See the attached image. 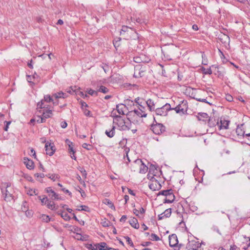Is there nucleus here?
I'll list each match as a JSON object with an SVG mask.
<instances>
[{
    "label": "nucleus",
    "mask_w": 250,
    "mask_h": 250,
    "mask_svg": "<svg viewBox=\"0 0 250 250\" xmlns=\"http://www.w3.org/2000/svg\"><path fill=\"white\" fill-rule=\"evenodd\" d=\"M46 206L48 209L52 210H56L58 208V207L56 206L54 202L49 199Z\"/></svg>",
    "instance_id": "15"
},
{
    "label": "nucleus",
    "mask_w": 250,
    "mask_h": 250,
    "mask_svg": "<svg viewBox=\"0 0 250 250\" xmlns=\"http://www.w3.org/2000/svg\"><path fill=\"white\" fill-rule=\"evenodd\" d=\"M129 152V148L128 147H125L124 149V159L125 162L126 163V164H127L128 162H129L130 161V160L128 157V153Z\"/></svg>",
    "instance_id": "21"
},
{
    "label": "nucleus",
    "mask_w": 250,
    "mask_h": 250,
    "mask_svg": "<svg viewBox=\"0 0 250 250\" xmlns=\"http://www.w3.org/2000/svg\"><path fill=\"white\" fill-rule=\"evenodd\" d=\"M202 59H203L202 64H204V65H207L208 61H207V59H205V55L204 53L202 54Z\"/></svg>",
    "instance_id": "53"
},
{
    "label": "nucleus",
    "mask_w": 250,
    "mask_h": 250,
    "mask_svg": "<svg viewBox=\"0 0 250 250\" xmlns=\"http://www.w3.org/2000/svg\"><path fill=\"white\" fill-rule=\"evenodd\" d=\"M97 91L106 94L108 92V89L104 86L101 85L99 88L97 89Z\"/></svg>",
    "instance_id": "28"
},
{
    "label": "nucleus",
    "mask_w": 250,
    "mask_h": 250,
    "mask_svg": "<svg viewBox=\"0 0 250 250\" xmlns=\"http://www.w3.org/2000/svg\"><path fill=\"white\" fill-rule=\"evenodd\" d=\"M40 219L44 222L47 223L50 221V218L48 215L45 214H42L40 216Z\"/></svg>",
    "instance_id": "30"
},
{
    "label": "nucleus",
    "mask_w": 250,
    "mask_h": 250,
    "mask_svg": "<svg viewBox=\"0 0 250 250\" xmlns=\"http://www.w3.org/2000/svg\"><path fill=\"white\" fill-rule=\"evenodd\" d=\"M113 124L117 125L119 129L121 130H126L129 129L128 123L125 122L123 118L120 115H116L114 117Z\"/></svg>",
    "instance_id": "2"
},
{
    "label": "nucleus",
    "mask_w": 250,
    "mask_h": 250,
    "mask_svg": "<svg viewBox=\"0 0 250 250\" xmlns=\"http://www.w3.org/2000/svg\"><path fill=\"white\" fill-rule=\"evenodd\" d=\"M142 68V66H141L140 64L136 65L134 67V73L133 76L135 77V74H138L139 70L140 69H141Z\"/></svg>",
    "instance_id": "41"
},
{
    "label": "nucleus",
    "mask_w": 250,
    "mask_h": 250,
    "mask_svg": "<svg viewBox=\"0 0 250 250\" xmlns=\"http://www.w3.org/2000/svg\"><path fill=\"white\" fill-rule=\"evenodd\" d=\"M130 225L135 229H138L139 228V224L136 218L133 217L129 221Z\"/></svg>",
    "instance_id": "18"
},
{
    "label": "nucleus",
    "mask_w": 250,
    "mask_h": 250,
    "mask_svg": "<svg viewBox=\"0 0 250 250\" xmlns=\"http://www.w3.org/2000/svg\"><path fill=\"white\" fill-rule=\"evenodd\" d=\"M134 164L140 167L139 172L140 173H145L148 170V167L141 159H137L134 161Z\"/></svg>",
    "instance_id": "8"
},
{
    "label": "nucleus",
    "mask_w": 250,
    "mask_h": 250,
    "mask_svg": "<svg viewBox=\"0 0 250 250\" xmlns=\"http://www.w3.org/2000/svg\"><path fill=\"white\" fill-rule=\"evenodd\" d=\"M67 95L65 93L62 91L55 93L53 95V97H54L56 99L58 98H65Z\"/></svg>",
    "instance_id": "23"
},
{
    "label": "nucleus",
    "mask_w": 250,
    "mask_h": 250,
    "mask_svg": "<svg viewBox=\"0 0 250 250\" xmlns=\"http://www.w3.org/2000/svg\"><path fill=\"white\" fill-rule=\"evenodd\" d=\"M35 176L37 177V180L40 182H42V178L45 177V175L43 173H35Z\"/></svg>",
    "instance_id": "34"
},
{
    "label": "nucleus",
    "mask_w": 250,
    "mask_h": 250,
    "mask_svg": "<svg viewBox=\"0 0 250 250\" xmlns=\"http://www.w3.org/2000/svg\"><path fill=\"white\" fill-rule=\"evenodd\" d=\"M86 92L88 93V94L91 95V96H97L98 95V91L92 90L91 89H89L86 91Z\"/></svg>",
    "instance_id": "43"
},
{
    "label": "nucleus",
    "mask_w": 250,
    "mask_h": 250,
    "mask_svg": "<svg viewBox=\"0 0 250 250\" xmlns=\"http://www.w3.org/2000/svg\"><path fill=\"white\" fill-rule=\"evenodd\" d=\"M81 208L78 209V210H84L85 211L89 212V208L85 205H82L80 206Z\"/></svg>",
    "instance_id": "47"
},
{
    "label": "nucleus",
    "mask_w": 250,
    "mask_h": 250,
    "mask_svg": "<svg viewBox=\"0 0 250 250\" xmlns=\"http://www.w3.org/2000/svg\"><path fill=\"white\" fill-rule=\"evenodd\" d=\"M163 215H165L166 217H169L171 213V209L168 208L165 210V211L163 212Z\"/></svg>",
    "instance_id": "40"
},
{
    "label": "nucleus",
    "mask_w": 250,
    "mask_h": 250,
    "mask_svg": "<svg viewBox=\"0 0 250 250\" xmlns=\"http://www.w3.org/2000/svg\"><path fill=\"white\" fill-rule=\"evenodd\" d=\"M150 239L152 241H159L160 240L159 237L155 234L152 233L150 235Z\"/></svg>",
    "instance_id": "44"
},
{
    "label": "nucleus",
    "mask_w": 250,
    "mask_h": 250,
    "mask_svg": "<svg viewBox=\"0 0 250 250\" xmlns=\"http://www.w3.org/2000/svg\"><path fill=\"white\" fill-rule=\"evenodd\" d=\"M229 250H240V249L237 246L233 245L230 246Z\"/></svg>",
    "instance_id": "55"
},
{
    "label": "nucleus",
    "mask_w": 250,
    "mask_h": 250,
    "mask_svg": "<svg viewBox=\"0 0 250 250\" xmlns=\"http://www.w3.org/2000/svg\"><path fill=\"white\" fill-rule=\"evenodd\" d=\"M128 28L129 27L127 26H123L121 31V34H122L123 32L125 33L127 31Z\"/></svg>",
    "instance_id": "54"
},
{
    "label": "nucleus",
    "mask_w": 250,
    "mask_h": 250,
    "mask_svg": "<svg viewBox=\"0 0 250 250\" xmlns=\"http://www.w3.org/2000/svg\"><path fill=\"white\" fill-rule=\"evenodd\" d=\"M171 110V106L169 104H166L160 108H157L155 110L156 115L165 116L167 115L168 111Z\"/></svg>",
    "instance_id": "4"
},
{
    "label": "nucleus",
    "mask_w": 250,
    "mask_h": 250,
    "mask_svg": "<svg viewBox=\"0 0 250 250\" xmlns=\"http://www.w3.org/2000/svg\"><path fill=\"white\" fill-rule=\"evenodd\" d=\"M144 55H141V56H137V57H135L134 58V61L136 62V63H141V62H143V61L142 59V57H144Z\"/></svg>",
    "instance_id": "37"
},
{
    "label": "nucleus",
    "mask_w": 250,
    "mask_h": 250,
    "mask_svg": "<svg viewBox=\"0 0 250 250\" xmlns=\"http://www.w3.org/2000/svg\"><path fill=\"white\" fill-rule=\"evenodd\" d=\"M145 71V67L142 66V68L139 70L138 74H135V78L142 77L144 75V73Z\"/></svg>",
    "instance_id": "33"
},
{
    "label": "nucleus",
    "mask_w": 250,
    "mask_h": 250,
    "mask_svg": "<svg viewBox=\"0 0 250 250\" xmlns=\"http://www.w3.org/2000/svg\"><path fill=\"white\" fill-rule=\"evenodd\" d=\"M46 176L48 177L49 179H51L53 181H55L59 178V175L55 174H48L46 175Z\"/></svg>",
    "instance_id": "31"
},
{
    "label": "nucleus",
    "mask_w": 250,
    "mask_h": 250,
    "mask_svg": "<svg viewBox=\"0 0 250 250\" xmlns=\"http://www.w3.org/2000/svg\"><path fill=\"white\" fill-rule=\"evenodd\" d=\"M178 244V238L175 234H172L169 236V244L171 247H175Z\"/></svg>",
    "instance_id": "11"
},
{
    "label": "nucleus",
    "mask_w": 250,
    "mask_h": 250,
    "mask_svg": "<svg viewBox=\"0 0 250 250\" xmlns=\"http://www.w3.org/2000/svg\"><path fill=\"white\" fill-rule=\"evenodd\" d=\"M152 131L156 134H160L165 131V127L162 124L156 123L151 126Z\"/></svg>",
    "instance_id": "6"
},
{
    "label": "nucleus",
    "mask_w": 250,
    "mask_h": 250,
    "mask_svg": "<svg viewBox=\"0 0 250 250\" xmlns=\"http://www.w3.org/2000/svg\"><path fill=\"white\" fill-rule=\"evenodd\" d=\"M208 118V116L206 113H201L199 114L198 118L199 120H203V121H206Z\"/></svg>",
    "instance_id": "24"
},
{
    "label": "nucleus",
    "mask_w": 250,
    "mask_h": 250,
    "mask_svg": "<svg viewBox=\"0 0 250 250\" xmlns=\"http://www.w3.org/2000/svg\"><path fill=\"white\" fill-rule=\"evenodd\" d=\"M61 127L63 128L66 127L67 124L65 122H62L61 124Z\"/></svg>",
    "instance_id": "61"
},
{
    "label": "nucleus",
    "mask_w": 250,
    "mask_h": 250,
    "mask_svg": "<svg viewBox=\"0 0 250 250\" xmlns=\"http://www.w3.org/2000/svg\"><path fill=\"white\" fill-rule=\"evenodd\" d=\"M106 244L104 242H102L97 244V249L99 250H106L107 249Z\"/></svg>",
    "instance_id": "26"
},
{
    "label": "nucleus",
    "mask_w": 250,
    "mask_h": 250,
    "mask_svg": "<svg viewBox=\"0 0 250 250\" xmlns=\"http://www.w3.org/2000/svg\"><path fill=\"white\" fill-rule=\"evenodd\" d=\"M104 204L109 206L112 209H115V206H114L112 202L108 199H105L103 202Z\"/></svg>",
    "instance_id": "27"
},
{
    "label": "nucleus",
    "mask_w": 250,
    "mask_h": 250,
    "mask_svg": "<svg viewBox=\"0 0 250 250\" xmlns=\"http://www.w3.org/2000/svg\"><path fill=\"white\" fill-rule=\"evenodd\" d=\"M188 109V102L186 100H183L175 107L171 108V110H174L177 113L180 115H183L186 114Z\"/></svg>",
    "instance_id": "3"
},
{
    "label": "nucleus",
    "mask_w": 250,
    "mask_h": 250,
    "mask_svg": "<svg viewBox=\"0 0 250 250\" xmlns=\"http://www.w3.org/2000/svg\"><path fill=\"white\" fill-rule=\"evenodd\" d=\"M199 244L194 241H189L187 244L186 248L188 250H197Z\"/></svg>",
    "instance_id": "13"
},
{
    "label": "nucleus",
    "mask_w": 250,
    "mask_h": 250,
    "mask_svg": "<svg viewBox=\"0 0 250 250\" xmlns=\"http://www.w3.org/2000/svg\"><path fill=\"white\" fill-rule=\"evenodd\" d=\"M35 118H36V121L38 123H42L45 122L44 119L42 118V117L40 116H37Z\"/></svg>",
    "instance_id": "49"
},
{
    "label": "nucleus",
    "mask_w": 250,
    "mask_h": 250,
    "mask_svg": "<svg viewBox=\"0 0 250 250\" xmlns=\"http://www.w3.org/2000/svg\"><path fill=\"white\" fill-rule=\"evenodd\" d=\"M127 108L126 105L123 104H120L116 105V109L118 113L120 115H125V111Z\"/></svg>",
    "instance_id": "14"
},
{
    "label": "nucleus",
    "mask_w": 250,
    "mask_h": 250,
    "mask_svg": "<svg viewBox=\"0 0 250 250\" xmlns=\"http://www.w3.org/2000/svg\"><path fill=\"white\" fill-rule=\"evenodd\" d=\"M162 53H163L165 58L168 60H171L172 58H171V55L170 54H168L167 50H162Z\"/></svg>",
    "instance_id": "42"
},
{
    "label": "nucleus",
    "mask_w": 250,
    "mask_h": 250,
    "mask_svg": "<svg viewBox=\"0 0 250 250\" xmlns=\"http://www.w3.org/2000/svg\"><path fill=\"white\" fill-rule=\"evenodd\" d=\"M127 218V216L126 215H123L120 219V221L121 222H125L126 221Z\"/></svg>",
    "instance_id": "60"
},
{
    "label": "nucleus",
    "mask_w": 250,
    "mask_h": 250,
    "mask_svg": "<svg viewBox=\"0 0 250 250\" xmlns=\"http://www.w3.org/2000/svg\"><path fill=\"white\" fill-rule=\"evenodd\" d=\"M83 112L84 114L86 116H88V117H92V115L91 114V112L89 110L87 109L86 108L83 109Z\"/></svg>",
    "instance_id": "50"
},
{
    "label": "nucleus",
    "mask_w": 250,
    "mask_h": 250,
    "mask_svg": "<svg viewBox=\"0 0 250 250\" xmlns=\"http://www.w3.org/2000/svg\"><path fill=\"white\" fill-rule=\"evenodd\" d=\"M243 249L245 250H250V242L247 245V247H244Z\"/></svg>",
    "instance_id": "64"
},
{
    "label": "nucleus",
    "mask_w": 250,
    "mask_h": 250,
    "mask_svg": "<svg viewBox=\"0 0 250 250\" xmlns=\"http://www.w3.org/2000/svg\"><path fill=\"white\" fill-rule=\"evenodd\" d=\"M203 73L205 74L210 75L212 73V70L210 68H208L207 69L205 68H203Z\"/></svg>",
    "instance_id": "46"
},
{
    "label": "nucleus",
    "mask_w": 250,
    "mask_h": 250,
    "mask_svg": "<svg viewBox=\"0 0 250 250\" xmlns=\"http://www.w3.org/2000/svg\"><path fill=\"white\" fill-rule=\"evenodd\" d=\"M46 192L49 194V197L52 200H61L60 195L56 193L51 187H48L45 189Z\"/></svg>",
    "instance_id": "7"
},
{
    "label": "nucleus",
    "mask_w": 250,
    "mask_h": 250,
    "mask_svg": "<svg viewBox=\"0 0 250 250\" xmlns=\"http://www.w3.org/2000/svg\"><path fill=\"white\" fill-rule=\"evenodd\" d=\"M62 191H63L64 192H65V193H68V195L70 196H71V192H70L68 189H66L65 188H62Z\"/></svg>",
    "instance_id": "58"
},
{
    "label": "nucleus",
    "mask_w": 250,
    "mask_h": 250,
    "mask_svg": "<svg viewBox=\"0 0 250 250\" xmlns=\"http://www.w3.org/2000/svg\"><path fill=\"white\" fill-rule=\"evenodd\" d=\"M229 122L227 120H221L220 125H218L220 129H227L228 128Z\"/></svg>",
    "instance_id": "19"
},
{
    "label": "nucleus",
    "mask_w": 250,
    "mask_h": 250,
    "mask_svg": "<svg viewBox=\"0 0 250 250\" xmlns=\"http://www.w3.org/2000/svg\"><path fill=\"white\" fill-rule=\"evenodd\" d=\"M24 164L28 169H32L34 167V163L32 160L24 159Z\"/></svg>",
    "instance_id": "20"
},
{
    "label": "nucleus",
    "mask_w": 250,
    "mask_h": 250,
    "mask_svg": "<svg viewBox=\"0 0 250 250\" xmlns=\"http://www.w3.org/2000/svg\"><path fill=\"white\" fill-rule=\"evenodd\" d=\"M58 214L61 215L62 217L66 221L69 220L70 219V217L66 212H62V213L58 212Z\"/></svg>",
    "instance_id": "36"
},
{
    "label": "nucleus",
    "mask_w": 250,
    "mask_h": 250,
    "mask_svg": "<svg viewBox=\"0 0 250 250\" xmlns=\"http://www.w3.org/2000/svg\"><path fill=\"white\" fill-rule=\"evenodd\" d=\"M85 247L89 250H97V244L93 245L92 244H87Z\"/></svg>",
    "instance_id": "32"
},
{
    "label": "nucleus",
    "mask_w": 250,
    "mask_h": 250,
    "mask_svg": "<svg viewBox=\"0 0 250 250\" xmlns=\"http://www.w3.org/2000/svg\"><path fill=\"white\" fill-rule=\"evenodd\" d=\"M172 189H167V190H164L160 191L159 194L163 195L166 196V197L170 194V192H171Z\"/></svg>",
    "instance_id": "38"
},
{
    "label": "nucleus",
    "mask_w": 250,
    "mask_h": 250,
    "mask_svg": "<svg viewBox=\"0 0 250 250\" xmlns=\"http://www.w3.org/2000/svg\"><path fill=\"white\" fill-rule=\"evenodd\" d=\"M29 154L31 156H33L35 158L36 157V152H35V150L33 148H31L30 152Z\"/></svg>",
    "instance_id": "56"
},
{
    "label": "nucleus",
    "mask_w": 250,
    "mask_h": 250,
    "mask_svg": "<svg viewBox=\"0 0 250 250\" xmlns=\"http://www.w3.org/2000/svg\"><path fill=\"white\" fill-rule=\"evenodd\" d=\"M83 147L87 150H91L93 148V146L89 143H84L83 144Z\"/></svg>",
    "instance_id": "39"
},
{
    "label": "nucleus",
    "mask_w": 250,
    "mask_h": 250,
    "mask_svg": "<svg viewBox=\"0 0 250 250\" xmlns=\"http://www.w3.org/2000/svg\"><path fill=\"white\" fill-rule=\"evenodd\" d=\"M150 244H151L150 242H145L142 244V245L144 247H146L148 246Z\"/></svg>",
    "instance_id": "62"
},
{
    "label": "nucleus",
    "mask_w": 250,
    "mask_h": 250,
    "mask_svg": "<svg viewBox=\"0 0 250 250\" xmlns=\"http://www.w3.org/2000/svg\"><path fill=\"white\" fill-rule=\"evenodd\" d=\"M155 170H156V168L155 166L151 165L149 167V173H152V174H153L154 175H155V174H154Z\"/></svg>",
    "instance_id": "52"
},
{
    "label": "nucleus",
    "mask_w": 250,
    "mask_h": 250,
    "mask_svg": "<svg viewBox=\"0 0 250 250\" xmlns=\"http://www.w3.org/2000/svg\"><path fill=\"white\" fill-rule=\"evenodd\" d=\"M81 106H82V108L83 109V110L84 109H86L87 107H88V105L87 104L83 102H82L81 103Z\"/></svg>",
    "instance_id": "57"
},
{
    "label": "nucleus",
    "mask_w": 250,
    "mask_h": 250,
    "mask_svg": "<svg viewBox=\"0 0 250 250\" xmlns=\"http://www.w3.org/2000/svg\"><path fill=\"white\" fill-rule=\"evenodd\" d=\"M44 101L49 103L53 101L52 98L51 97V96L49 95H45L44 97Z\"/></svg>",
    "instance_id": "48"
},
{
    "label": "nucleus",
    "mask_w": 250,
    "mask_h": 250,
    "mask_svg": "<svg viewBox=\"0 0 250 250\" xmlns=\"http://www.w3.org/2000/svg\"><path fill=\"white\" fill-rule=\"evenodd\" d=\"M236 133L238 136L244 137L245 136L244 131H243L240 127H237L236 128Z\"/></svg>",
    "instance_id": "35"
},
{
    "label": "nucleus",
    "mask_w": 250,
    "mask_h": 250,
    "mask_svg": "<svg viewBox=\"0 0 250 250\" xmlns=\"http://www.w3.org/2000/svg\"><path fill=\"white\" fill-rule=\"evenodd\" d=\"M150 180L151 182L149 184V188L150 189L155 191L160 188L161 185L158 181L156 180L153 177H152Z\"/></svg>",
    "instance_id": "9"
},
{
    "label": "nucleus",
    "mask_w": 250,
    "mask_h": 250,
    "mask_svg": "<svg viewBox=\"0 0 250 250\" xmlns=\"http://www.w3.org/2000/svg\"><path fill=\"white\" fill-rule=\"evenodd\" d=\"M125 238L126 239L128 244L133 247L134 245L131 239L128 236H125Z\"/></svg>",
    "instance_id": "51"
},
{
    "label": "nucleus",
    "mask_w": 250,
    "mask_h": 250,
    "mask_svg": "<svg viewBox=\"0 0 250 250\" xmlns=\"http://www.w3.org/2000/svg\"><path fill=\"white\" fill-rule=\"evenodd\" d=\"M81 172L83 175V176H84L85 178H86V176L87 175L86 170L82 168L81 170Z\"/></svg>",
    "instance_id": "59"
},
{
    "label": "nucleus",
    "mask_w": 250,
    "mask_h": 250,
    "mask_svg": "<svg viewBox=\"0 0 250 250\" xmlns=\"http://www.w3.org/2000/svg\"><path fill=\"white\" fill-rule=\"evenodd\" d=\"M140 107L138 110H134V112L138 116L141 117H146L147 114L144 110L145 107L141 104H139Z\"/></svg>",
    "instance_id": "12"
},
{
    "label": "nucleus",
    "mask_w": 250,
    "mask_h": 250,
    "mask_svg": "<svg viewBox=\"0 0 250 250\" xmlns=\"http://www.w3.org/2000/svg\"><path fill=\"white\" fill-rule=\"evenodd\" d=\"M105 133L108 137H109L110 138L112 137L114 135V134H115V126H113L112 127V128L110 130H106L105 131Z\"/></svg>",
    "instance_id": "25"
},
{
    "label": "nucleus",
    "mask_w": 250,
    "mask_h": 250,
    "mask_svg": "<svg viewBox=\"0 0 250 250\" xmlns=\"http://www.w3.org/2000/svg\"><path fill=\"white\" fill-rule=\"evenodd\" d=\"M146 103L147 105V106L149 108L150 111L154 110L155 104L154 102L151 99H148L147 101H146Z\"/></svg>",
    "instance_id": "22"
},
{
    "label": "nucleus",
    "mask_w": 250,
    "mask_h": 250,
    "mask_svg": "<svg viewBox=\"0 0 250 250\" xmlns=\"http://www.w3.org/2000/svg\"><path fill=\"white\" fill-rule=\"evenodd\" d=\"M43 104V101L42 100L41 102L38 103L37 107L40 109L47 108V107H46V106L44 105Z\"/></svg>",
    "instance_id": "45"
},
{
    "label": "nucleus",
    "mask_w": 250,
    "mask_h": 250,
    "mask_svg": "<svg viewBox=\"0 0 250 250\" xmlns=\"http://www.w3.org/2000/svg\"><path fill=\"white\" fill-rule=\"evenodd\" d=\"M69 144H68V153L69 154L70 157L75 160H76V157L75 156V154L76 153V149L74 147V145L73 144L72 142H69Z\"/></svg>",
    "instance_id": "10"
},
{
    "label": "nucleus",
    "mask_w": 250,
    "mask_h": 250,
    "mask_svg": "<svg viewBox=\"0 0 250 250\" xmlns=\"http://www.w3.org/2000/svg\"><path fill=\"white\" fill-rule=\"evenodd\" d=\"M38 198L41 200L42 205H46V204L47 203V201L48 200V199L47 197L44 195L42 196H42H38Z\"/></svg>",
    "instance_id": "29"
},
{
    "label": "nucleus",
    "mask_w": 250,
    "mask_h": 250,
    "mask_svg": "<svg viewBox=\"0 0 250 250\" xmlns=\"http://www.w3.org/2000/svg\"><path fill=\"white\" fill-rule=\"evenodd\" d=\"M42 142L43 143L44 142ZM45 142L46 143L45 145V148L46 154L49 156L53 155L56 150L54 143L51 142Z\"/></svg>",
    "instance_id": "5"
},
{
    "label": "nucleus",
    "mask_w": 250,
    "mask_h": 250,
    "mask_svg": "<svg viewBox=\"0 0 250 250\" xmlns=\"http://www.w3.org/2000/svg\"><path fill=\"white\" fill-rule=\"evenodd\" d=\"M79 95L83 97V98H85L88 97L86 94H84L83 92H80Z\"/></svg>",
    "instance_id": "63"
},
{
    "label": "nucleus",
    "mask_w": 250,
    "mask_h": 250,
    "mask_svg": "<svg viewBox=\"0 0 250 250\" xmlns=\"http://www.w3.org/2000/svg\"><path fill=\"white\" fill-rule=\"evenodd\" d=\"M52 111L51 110H43L42 112V118L45 122L46 119L51 117Z\"/></svg>",
    "instance_id": "16"
},
{
    "label": "nucleus",
    "mask_w": 250,
    "mask_h": 250,
    "mask_svg": "<svg viewBox=\"0 0 250 250\" xmlns=\"http://www.w3.org/2000/svg\"><path fill=\"white\" fill-rule=\"evenodd\" d=\"M175 200V196L173 193L172 190H171V192H170V194L167 195L165 199V203H171Z\"/></svg>",
    "instance_id": "17"
},
{
    "label": "nucleus",
    "mask_w": 250,
    "mask_h": 250,
    "mask_svg": "<svg viewBox=\"0 0 250 250\" xmlns=\"http://www.w3.org/2000/svg\"><path fill=\"white\" fill-rule=\"evenodd\" d=\"M1 189L2 193L5 195V200L6 201H10L13 200V194L14 193V189L11 187L10 183H4L1 184Z\"/></svg>",
    "instance_id": "1"
}]
</instances>
